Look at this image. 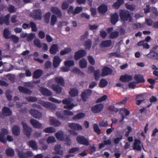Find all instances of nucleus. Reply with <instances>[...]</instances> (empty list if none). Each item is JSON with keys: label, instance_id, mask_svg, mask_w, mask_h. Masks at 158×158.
I'll return each instance as SVG.
<instances>
[{"label": "nucleus", "instance_id": "obj_54", "mask_svg": "<svg viewBox=\"0 0 158 158\" xmlns=\"http://www.w3.org/2000/svg\"><path fill=\"white\" fill-rule=\"evenodd\" d=\"M72 72L74 73H76L77 74L81 76H84L85 73L81 71L80 69L77 68H74L72 70Z\"/></svg>", "mask_w": 158, "mask_h": 158}, {"label": "nucleus", "instance_id": "obj_13", "mask_svg": "<svg viewBox=\"0 0 158 158\" xmlns=\"http://www.w3.org/2000/svg\"><path fill=\"white\" fill-rule=\"evenodd\" d=\"M133 77L131 75L125 74L120 76L119 80L122 82H128L132 80Z\"/></svg>", "mask_w": 158, "mask_h": 158}, {"label": "nucleus", "instance_id": "obj_61", "mask_svg": "<svg viewBox=\"0 0 158 158\" xmlns=\"http://www.w3.org/2000/svg\"><path fill=\"white\" fill-rule=\"evenodd\" d=\"M107 109L111 112H117L118 111V109L115 108L114 106L110 105L108 107Z\"/></svg>", "mask_w": 158, "mask_h": 158}, {"label": "nucleus", "instance_id": "obj_2", "mask_svg": "<svg viewBox=\"0 0 158 158\" xmlns=\"http://www.w3.org/2000/svg\"><path fill=\"white\" fill-rule=\"evenodd\" d=\"M8 134V130L5 129H3L0 131V142L3 143H6L7 142V140L9 142H12L13 140L12 136L8 135L7 138L6 139L5 136Z\"/></svg>", "mask_w": 158, "mask_h": 158}, {"label": "nucleus", "instance_id": "obj_39", "mask_svg": "<svg viewBox=\"0 0 158 158\" xmlns=\"http://www.w3.org/2000/svg\"><path fill=\"white\" fill-rule=\"evenodd\" d=\"M84 46L86 50H90L92 46V42L90 39H88L85 41L84 44Z\"/></svg>", "mask_w": 158, "mask_h": 158}, {"label": "nucleus", "instance_id": "obj_42", "mask_svg": "<svg viewBox=\"0 0 158 158\" xmlns=\"http://www.w3.org/2000/svg\"><path fill=\"white\" fill-rule=\"evenodd\" d=\"M124 2V0H117L116 2H114L113 6L116 9H118L120 6Z\"/></svg>", "mask_w": 158, "mask_h": 158}, {"label": "nucleus", "instance_id": "obj_43", "mask_svg": "<svg viewBox=\"0 0 158 158\" xmlns=\"http://www.w3.org/2000/svg\"><path fill=\"white\" fill-rule=\"evenodd\" d=\"M55 136L57 139L60 141H63L64 139V133L62 131L58 132L55 134Z\"/></svg>", "mask_w": 158, "mask_h": 158}, {"label": "nucleus", "instance_id": "obj_5", "mask_svg": "<svg viewBox=\"0 0 158 158\" xmlns=\"http://www.w3.org/2000/svg\"><path fill=\"white\" fill-rule=\"evenodd\" d=\"M92 94V91L91 89H86L84 90L81 94L82 100L84 102L86 101Z\"/></svg>", "mask_w": 158, "mask_h": 158}, {"label": "nucleus", "instance_id": "obj_40", "mask_svg": "<svg viewBox=\"0 0 158 158\" xmlns=\"http://www.w3.org/2000/svg\"><path fill=\"white\" fill-rule=\"evenodd\" d=\"M85 116V114L83 113H79L76 115L74 116L73 119L75 121L77 120L82 118Z\"/></svg>", "mask_w": 158, "mask_h": 158}, {"label": "nucleus", "instance_id": "obj_15", "mask_svg": "<svg viewBox=\"0 0 158 158\" xmlns=\"http://www.w3.org/2000/svg\"><path fill=\"white\" fill-rule=\"evenodd\" d=\"M62 61L61 59L58 56H55L53 58V66L54 68H58Z\"/></svg>", "mask_w": 158, "mask_h": 158}, {"label": "nucleus", "instance_id": "obj_8", "mask_svg": "<svg viewBox=\"0 0 158 158\" xmlns=\"http://www.w3.org/2000/svg\"><path fill=\"white\" fill-rule=\"evenodd\" d=\"M22 27L24 29H27V28L29 29L31 27V30L35 32L37 30L36 24L33 21L30 23V24L27 23H23L22 25Z\"/></svg>", "mask_w": 158, "mask_h": 158}, {"label": "nucleus", "instance_id": "obj_62", "mask_svg": "<svg viewBox=\"0 0 158 158\" xmlns=\"http://www.w3.org/2000/svg\"><path fill=\"white\" fill-rule=\"evenodd\" d=\"M16 10V9L15 8L14 6L12 5H9L8 8V10L10 13H12L15 12Z\"/></svg>", "mask_w": 158, "mask_h": 158}, {"label": "nucleus", "instance_id": "obj_50", "mask_svg": "<svg viewBox=\"0 0 158 158\" xmlns=\"http://www.w3.org/2000/svg\"><path fill=\"white\" fill-rule=\"evenodd\" d=\"M64 65L65 66L70 67L73 66L74 65V62L73 60H67L64 62Z\"/></svg>", "mask_w": 158, "mask_h": 158}, {"label": "nucleus", "instance_id": "obj_60", "mask_svg": "<svg viewBox=\"0 0 158 158\" xmlns=\"http://www.w3.org/2000/svg\"><path fill=\"white\" fill-rule=\"evenodd\" d=\"M123 139V136L122 135H119V137H117L115 138L114 140V142L115 144H118L120 141L122 140Z\"/></svg>", "mask_w": 158, "mask_h": 158}, {"label": "nucleus", "instance_id": "obj_36", "mask_svg": "<svg viewBox=\"0 0 158 158\" xmlns=\"http://www.w3.org/2000/svg\"><path fill=\"white\" fill-rule=\"evenodd\" d=\"M50 122L51 125L55 127L60 126L61 124L60 122L54 118L50 119Z\"/></svg>", "mask_w": 158, "mask_h": 158}, {"label": "nucleus", "instance_id": "obj_19", "mask_svg": "<svg viewBox=\"0 0 158 158\" xmlns=\"http://www.w3.org/2000/svg\"><path fill=\"white\" fill-rule=\"evenodd\" d=\"M51 88L53 90L55 91L57 94H60L62 92V88L58 85L52 84L51 85Z\"/></svg>", "mask_w": 158, "mask_h": 158}, {"label": "nucleus", "instance_id": "obj_37", "mask_svg": "<svg viewBox=\"0 0 158 158\" xmlns=\"http://www.w3.org/2000/svg\"><path fill=\"white\" fill-rule=\"evenodd\" d=\"M107 10V6L105 5H102L98 8V10L100 13H105Z\"/></svg>", "mask_w": 158, "mask_h": 158}, {"label": "nucleus", "instance_id": "obj_55", "mask_svg": "<svg viewBox=\"0 0 158 158\" xmlns=\"http://www.w3.org/2000/svg\"><path fill=\"white\" fill-rule=\"evenodd\" d=\"M44 131L46 133H52L55 132L56 129L53 127H49L46 128L44 130Z\"/></svg>", "mask_w": 158, "mask_h": 158}, {"label": "nucleus", "instance_id": "obj_32", "mask_svg": "<svg viewBox=\"0 0 158 158\" xmlns=\"http://www.w3.org/2000/svg\"><path fill=\"white\" fill-rule=\"evenodd\" d=\"M136 99H137L136 101V104L138 105H139L142 102L144 101L145 100L143 98V95L142 94L137 95L136 96Z\"/></svg>", "mask_w": 158, "mask_h": 158}, {"label": "nucleus", "instance_id": "obj_24", "mask_svg": "<svg viewBox=\"0 0 158 158\" xmlns=\"http://www.w3.org/2000/svg\"><path fill=\"white\" fill-rule=\"evenodd\" d=\"M59 47L56 44H52L50 49L49 52L52 54H55L59 51Z\"/></svg>", "mask_w": 158, "mask_h": 158}, {"label": "nucleus", "instance_id": "obj_28", "mask_svg": "<svg viewBox=\"0 0 158 158\" xmlns=\"http://www.w3.org/2000/svg\"><path fill=\"white\" fill-rule=\"evenodd\" d=\"M43 74L42 70L39 69H37L34 72L33 77L35 79H38Z\"/></svg>", "mask_w": 158, "mask_h": 158}, {"label": "nucleus", "instance_id": "obj_64", "mask_svg": "<svg viewBox=\"0 0 158 158\" xmlns=\"http://www.w3.org/2000/svg\"><path fill=\"white\" fill-rule=\"evenodd\" d=\"M88 59L90 64L93 65L95 64V61L94 58L91 56H88Z\"/></svg>", "mask_w": 158, "mask_h": 158}, {"label": "nucleus", "instance_id": "obj_51", "mask_svg": "<svg viewBox=\"0 0 158 158\" xmlns=\"http://www.w3.org/2000/svg\"><path fill=\"white\" fill-rule=\"evenodd\" d=\"M55 151L56 153L60 155H62L63 154V152L60 150V146L58 145L55 147Z\"/></svg>", "mask_w": 158, "mask_h": 158}, {"label": "nucleus", "instance_id": "obj_22", "mask_svg": "<svg viewBox=\"0 0 158 158\" xmlns=\"http://www.w3.org/2000/svg\"><path fill=\"white\" fill-rule=\"evenodd\" d=\"M134 79L135 81L136 82L137 84L141 83H144L145 81L143 77L141 74L135 75L134 77Z\"/></svg>", "mask_w": 158, "mask_h": 158}, {"label": "nucleus", "instance_id": "obj_63", "mask_svg": "<svg viewBox=\"0 0 158 158\" xmlns=\"http://www.w3.org/2000/svg\"><path fill=\"white\" fill-rule=\"evenodd\" d=\"M82 8L81 7H77L74 10L73 15L78 14L82 10Z\"/></svg>", "mask_w": 158, "mask_h": 158}, {"label": "nucleus", "instance_id": "obj_58", "mask_svg": "<svg viewBox=\"0 0 158 158\" xmlns=\"http://www.w3.org/2000/svg\"><path fill=\"white\" fill-rule=\"evenodd\" d=\"M56 114L58 118L63 120H65L66 119V117L62 114L60 112L57 111L56 112Z\"/></svg>", "mask_w": 158, "mask_h": 158}, {"label": "nucleus", "instance_id": "obj_1", "mask_svg": "<svg viewBox=\"0 0 158 158\" xmlns=\"http://www.w3.org/2000/svg\"><path fill=\"white\" fill-rule=\"evenodd\" d=\"M119 14L121 21L124 22L128 21L129 22H132V18L127 10H120L119 12Z\"/></svg>", "mask_w": 158, "mask_h": 158}, {"label": "nucleus", "instance_id": "obj_45", "mask_svg": "<svg viewBox=\"0 0 158 158\" xmlns=\"http://www.w3.org/2000/svg\"><path fill=\"white\" fill-rule=\"evenodd\" d=\"M107 84V81L105 79H101L100 81L99 86L101 88H103L106 86Z\"/></svg>", "mask_w": 158, "mask_h": 158}, {"label": "nucleus", "instance_id": "obj_9", "mask_svg": "<svg viewBox=\"0 0 158 158\" xmlns=\"http://www.w3.org/2000/svg\"><path fill=\"white\" fill-rule=\"evenodd\" d=\"M104 108V105L102 104H98L92 106L91 109L92 111L95 113L97 114L101 111Z\"/></svg>", "mask_w": 158, "mask_h": 158}, {"label": "nucleus", "instance_id": "obj_27", "mask_svg": "<svg viewBox=\"0 0 158 158\" xmlns=\"http://www.w3.org/2000/svg\"><path fill=\"white\" fill-rule=\"evenodd\" d=\"M30 122L33 127L35 128H41L42 124L38 121L34 119H31Z\"/></svg>", "mask_w": 158, "mask_h": 158}, {"label": "nucleus", "instance_id": "obj_16", "mask_svg": "<svg viewBox=\"0 0 158 158\" xmlns=\"http://www.w3.org/2000/svg\"><path fill=\"white\" fill-rule=\"evenodd\" d=\"M29 113L34 118H39L41 117L42 114L37 110L34 109H31L29 111Z\"/></svg>", "mask_w": 158, "mask_h": 158}, {"label": "nucleus", "instance_id": "obj_4", "mask_svg": "<svg viewBox=\"0 0 158 158\" xmlns=\"http://www.w3.org/2000/svg\"><path fill=\"white\" fill-rule=\"evenodd\" d=\"M30 17L35 20H41L42 18L41 10L40 9H36L34 10L33 12L31 15Z\"/></svg>", "mask_w": 158, "mask_h": 158}, {"label": "nucleus", "instance_id": "obj_6", "mask_svg": "<svg viewBox=\"0 0 158 158\" xmlns=\"http://www.w3.org/2000/svg\"><path fill=\"white\" fill-rule=\"evenodd\" d=\"M76 141L77 143L86 146L89 144V142L88 139L82 135H78L76 138Z\"/></svg>", "mask_w": 158, "mask_h": 158}, {"label": "nucleus", "instance_id": "obj_47", "mask_svg": "<svg viewBox=\"0 0 158 158\" xmlns=\"http://www.w3.org/2000/svg\"><path fill=\"white\" fill-rule=\"evenodd\" d=\"M94 73L95 79L96 81H98L100 79V70L98 69H97L95 71H94Z\"/></svg>", "mask_w": 158, "mask_h": 158}, {"label": "nucleus", "instance_id": "obj_7", "mask_svg": "<svg viewBox=\"0 0 158 158\" xmlns=\"http://www.w3.org/2000/svg\"><path fill=\"white\" fill-rule=\"evenodd\" d=\"M87 54L86 51L84 49H80L77 51L74 56V59L78 60L80 58L85 56Z\"/></svg>", "mask_w": 158, "mask_h": 158}, {"label": "nucleus", "instance_id": "obj_46", "mask_svg": "<svg viewBox=\"0 0 158 158\" xmlns=\"http://www.w3.org/2000/svg\"><path fill=\"white\" fill-rule=\"evenodd\" d=\"M93 128L95 132L98 135H100L102 133L101 131L97 124H94L93 125Z\"/></svg>", "mask_w": 158, "mask_h": 158}, {"label": "nucleus", "instance_id": "obj_20", "mask_svg": "<svg viewBox=\"0 0 158 158\" xmlns=\"http://www.w3.org/2000/svg\"><path fill=\"white\" fill-rule=\"evenodd\" d=\"M42 105L45 108L49 109L52 110H54L56 108V106L54 104L49 102H42Z\"/></svg>", "mask_w": 158, "mask_h": 158}, {"label": "nucleus", "instance_id": "obj_23", "mask_svg": "<svg viewBox=\"0 0 158 158\" xmlns=\"http://www.w3.org/2000/svg\"><path fill=\"white\" fill-rule=\"evenodd\" d=\"M68 126L71 129L77 131L81 130L82 129V126L77 123H70L69 124Z\"/></svg>", "mask_w": 158, "mask_h": 158}, {"label": "nucleus", "instance_id": "obj_56", "mask_svg": "<svg viewBox=\"0 0 158 158\" xmlns=\"http://www.w3.org/2000/svg\"><path fill=\"white\" fill-rule=\"evenodd\" d=\"M10 39H11L14 43H17L19 41V38L14 35H11L10 36Z\"/></svg>", "mask_w": 158, "mask_h": 158}, {"label": "nucleus", "instance_id": "obj_34", "mask_svg": "<svg viewBox=\"0 0 158 158\" xmlns=\"http://www.w3.org/2000/svg\"><path fill=\"white\" fill-rule=\"evenodd\" d=\"M111 44V41L110 40H109L103 41L101 43L100 45L102 47L105 48L110 46Z\"/></svg>", "mask_w": 158, "mask_h": 158}, {"label": "nucleus", "instance_id": "obj_3", "mask_svg": "<svg viewBox=\"0 0 158 158\" xmlns=\"http://www.w3.org/2000/svg\"><path fill=\"white\" fill-rule=\"evenodd\" d=\"M21 124L23 126V132L24 134L27 137L29 138L31 134L32 131V128L29 127L26 123L23 122L21 123Z\"/></svg>", "mask_w": 158, "mask_h": 158}, {"label": "nucleus", "instance_id": "obj_14", "mask_svg": "<svg viewBox=\"0 0 158 158\" xmlns=\"http://www.w3.org/2000/svg\"><path fill=\"white\" fill-rule=\"evenodd\" d=\"M32 152L27 151L25 152L23 151H18V155L19 158H28L29 156H31Z\"/></svg>", "mask_w": 158, "mask_h": 158}, {"label": "nucleus", "instance_id": "obj_49", "mask_svg": "<svg viewBox=\"0 0 158 158\" xmlns=\"http://www.w3.org/2000/svg\"><path fill=\"white\" fill-rule=\"evenodd\" d=\"M72 51V49L70 48H66L64 50L60 52V54L61 55H64L67 53L70 52Z\"/></svg>", "mask_w": 158, "mask_h": 158}, {"label": "nucleus", "instance_id": "obj_31", "mask_svg": "<svg viewBox=\"0 0 158 158\" xmlns=\"http://www.w3.org/2000/svg\"><path fill=\"white\" fill-rule=\"evenodd\" d=\"M12 132L15 135H19L20 133V129L18 126L15 125L12 128Z\"/></svg>", "mask_w": 158, "mask_h": 158}, {"label": "nucleus", "instance_id": "obj_21", "mask_svg": "<svg viewBox=\"0 0 158 158\" xmlns=\"http://www.w3.org/2000/svg\"><path fill=\"white\" fill-rule=\"evenodd\" d=\"M111 18L110 21L111 23L113 25H115L118 21L119 17L117 13H115L113 15H110Z\"/></svg>", "mask_w": 158, "mask_h": 158}, {"label": "nucleus", "instance_id": "obj_29", "mask_svg": "<svg viewBox=\"0 0 158 158\" xmlns=\"http://www.w3.org/2000/svg\"><path fill=\"white\" fill-rule=\"evenodd\" d=\"M10 31L8 28H5L3 30V33L4 37L6 39H10Z\"/></svg>", "mask_w": 158, "mask_h": 158}, {"label": "nucleus", "instance_id": "obj_30", "mask_svg": "<svg viewBox=\"0 0 158 158\" xmlns=\"http://www.w3.org/2000/svg\"><path fill=\"white\" fill-rule=\"evenodd\" d=\"M79 94V91L76 88H72L70 89L69 92V94L72 97H74L77 96Z\"/></svg>", "mask_w": 158, "mask_h": 158}, {"label": "nucleus", "instance_id": "obj_59", "mask_svg": "<svg viewBox=\"0 0 158 158\" xmlns=\"http://www.w3.org/2000/svg\"><path fill=\"white\" fill-rule=\"evenodd\" d=\"M56 141L55 138L53 136H49L47 139V141L48 143H53Z\"/></svg>", "mask_w": 158, "mask_h": 158}, {"label": "nucleus", "instance_id": "obj_48", "mask_svg": "<svg viewBox=\"0 0 158 158\" xmlns=\"http://www.w3.org/2000/svg\"><path fill=\"white\" fill-rule=\"evenodd\" d=\"M57 21V18L54 15H52L51 16L50 25L51 26H54Z\"/></svg>", "mask_w": 158, "mask_h": 158}, {"label": "nucleus", "instance_id": "obj_52", "mask_svg": "<svg viewBox=\"0 0 158 158\" xmlns=\"http://www.w3.org/2000/svg\"><path fill=\"white\" fill-rule=\"evenodd\" d=\"M63 141L65 142V144L69 146L71 144V140L69 135H67L64 138Z\"/></svg>", "mask_w": 158, "mask_h": 158}, {"label": "nucleus", "instance_id": "obj_33", "mask_svg": "<svg viewBox=\"0 0 158 158\" xmlns=\"http://www.w3.org/2000/svg\"><path fill=\"white\" fill-rule=\"evenodd\" d=\"M79 65L81 68L83 69L86 68L87 65V62L85 58L80 60Z\"/></svg>", "mask_w": 158, "mask_h": 158}, {"label": "nucleus", "instance_id": "obj_41", "mask_svg": "<svg viewBox=\"0 0 158 158\" xmlns=\"http://www.w3.org/2000/svg\"><path fill=\"white\" fill-rule=\"evenodd\" d=\"M28 145L29 147H31L34 150L37 149L38 146L35 141L34 140H31L29 141Z\"/></svg>", "mask_w": 158, "mask_h": 158}, {"label": "nucleus", "instance_id": "obj_11", "mask_svg": "<svg viewBox=\"0 0 158 158\" xmlns=\"http://www.w3.org/2000/svg\"><path fill=\"white\" fill-rule=\"evenodd\" d=\"M112 72V70L111 68L107 66H105L102 69L101 76L104 77L110 75Z\"/></svg>", "mask_w": 158, "mask_h": 158}, {"label": "nucleus", "instance_id": "obj_53", "mask_svg": "<svg viewBox=\"0 0 158 158\" xmlns=\"http://www.w3.org/2000/svg\"><path fill=\"white\" fill-rule=\"evenodd\" d=\"M119 35V32L118 31H114L111 32L110 35V37L111 39L117 38Z\"/></svg>", "mask_w": 158, "mask_h": 158}, {"label": "nucleus", "instance_id": "obj_26", "mask_svg": "<svg viewBox=\"0 0 158 158\" xmlns=\"http://www.w3.org/2000/svg\"><path fill=\"white\" fill-rule=\"evenodd\" d=\"M55 82L59 85L64 86L65 85V81L64 79L61 77H56L55 78Z\"/></svg>", "mask_w": 158, "mask_h": 158}, {"label": "nucleus", "instance_id": "obj_10", "mask_svg": "<svg viewBox=\"0 0 158 158\" xmlns=\"http://www.w3.org/2000/svg\"><path fill=\"white\" fill-rule=\"evenodd\" d=\"M144 56L152 59L158 60V53L156 52L155 51L152 50H151L149 53L144 55Z\"/></svg>", "mask_w": 158, "mask_h": 158}, {"label": "nucleus", "instance_id": "obj_38", "mask_svg": "<svg viewBox=\"0 0 158 158\" xmlns=\"http://www.w3.org/2000/svg\"><path fill=\"white\" fill-rule=\"evenodd\" d=\"M5 152L8 156L13 157L15 155L14 150L11 148H7Z\"/></svg>", "mask_w": 158, "mask_h": 158}, {"label": "nucleus", "instance_id": "obj_18", "mask_svg": "<svg viewBox=\"0 0 158 158\" xmlns=\"http://www.w3.org/2000/svg\"><path fill=\"white\" fill-rule=\"evenodd\" d=\"M51 11L53 13L57 15L58 17L61 18L62 14L60 10L57 7L52 6L51 8Z\"/></svg>", "mask_w": 158, "mask_h": 158}, {"label": "nucleus", "instance_id": "obj_44", "mask_svg": "<svg viewBox=\"0 0 158 158\" xmlns=\"http://www.w3.org/2000/svg\"><path fill=\"white\" fill-rule=\"evenodd\" d=\"M51 14L50 12H48L46 13L44 16V20L45 23L48 24L49 22Z\"/></svg>", "mask_w": 158, "mask_h": 158}, {"label": "nucleus", "instance_id": "obj_25", "mask_svg": "<svg viewBox=\"0 0 158 158\" xmlns=\"http://www.w3.org/2000/svg\"><path fill=\"white\" fill-rule=\"evenodd\" d=\"M2 112L3 115L6 117L10 116L12 114L10 108L6 106H4L3 108Z\"/></svg>", "mask_w": 158, "mask_h": 158}, {"label": "nucleus", "instance_id": "obj_35", "mask_svg": "<svg viewBox=\"0 0 158 158\" xmlns=\"http://www.w3.org/2000/svg\"><path fill=\"white\" fill-rule=\"evenodd\" d=\"M18 89L20 92L23 93L30 94L31 93V91L30 90L23 86H19L18 87Z\"/></svg>", "mask_w": 158, "mask_h": 158}, {"label": "nucleus", "instance_id": "obj_17", "mask_svg": "<svg viewBox=\"0 0 158 158\" xmlns=\"http://www.w3.org/2000/svg\"><path fill=\"white\" fill-rule=\"evenodd\" d=\"M40 91L44 96H52V94L50 90L44 87H40Z\"/></svg>", "mask_w": 158, "mask_h": 158}, {"label": "nucleus", "instance_id": "obj_12", "mask_svg": "<svg viewBox=\"0 0 158 158\" xmlns=\"http://www.w3.org/2000/svg\"><path fill=\"white\" fill-rule=\"evenodd\" d=\"M10 14H8L6 15L4 17H0V25H2L5 23L6 25H9L10 23L9 19Z\"/></svg>", "mask_w": 158, "mask_h": 158}, {"label": "nucleus", "instance_id": "obj_57", "mask_svg": "<svg viewBox=\"0 0 158 158\" xmlns=\"http://www.w3.org/2000/svg\"><path fill=\"white\" fill-rule=\"evenodd\" d=\"M34 44L37 47L40 48L42 47L40 41L39 39H35L34 40Z\"/></svg>", "mask_w": 158, "mask_h": 158}]
</instances>
